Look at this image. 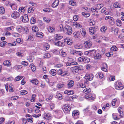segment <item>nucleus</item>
<instances>
[{"label": "nucleus", "mask_w": 124, "mask_h": 124, "mask_svg": "<svg viewBox=\"0 0 124 124\" xmlns=\"http://www.w3.org/2000/svg\"><path fill=\"white\" fill-rule=\"evenodd\" d=\"M80 31L83 36H85L86 34V32L84 29H81L80 30Z\"/></svg>", "instance_id": "obj_53"}, {"label": "nucleus", "mask_w": 124, "mask_h": 124, "mask_svg": "<svg viewBox=\"0 0 124 124\" xmlns=\"http://www.w3.org/2000/svg\"><path fill=\"white\" fill-rule=\"evenodd\" d=\"M44 117L45 119L48 120L51 119V115L49 113L45 114L44 115Z\"/></svg>", "instance_id": "obj_22"}, {"label": "nucleus", "mask_w": 124, "mask_h": 124, "mask_svg": "<svg viewBox=\"0 0 124 124\" xmlns=\"http://www.w3.org/2000/svg\"><path fill=\"white\" fill-rule=\"evenodd\" d=\"M91 89L90 88H86L83 91V93H84L86 94L89 93L91 91Z\"/></svg>", "instance_id": "obj_16"}, {"label": "nucleus", "mask_w": 124, "mask_h": 124, "mask_svg": "<svg viewBox=\"0 0 124 124\" xmlns=\"http://www.w3.org/2000/svg\"><path fill=\"white\" fill-rule=\"evenodd\" d=\"M107 27L103 26L100 29L101 31L102 32H104L107 29Z\"/></svg>", "instance_id": "obj_40"}, {"label": "nucleus", "mask_w": 124, "mask_h": 124, "mask_svg": "<svg viewBox=\"0 0 124 124\" xmlns=\"http://www.w3.org/2000/svg\"><path fill=\"white\" fill-rule=\"evenodd\" d=\"M16 41L18 43L21 44L23 43V41L21 40L20 38H17L16 40Z\"/></svg>", "instance_id": "obj_62"}, {"label": "nucleus", "mask_w": 124, "mask_h": 124, "mask_svg": "<svg viewBox=\"0 0 124 124\" xmlns=\"http://www.w3.org/2000/svg\"><path fill=\"white\" fill-rule=\"evenodd\" d=\"M90 61V59L87 57H85L84 62L85 63H87Z\"/></svg>", "instance_id": "obj_50"}, {"label": "nucleus", "mask_w": 124, "mask_h": 124, "mask_svg": "<svg viewBox=\"0 0 124 124\" xmlns=\"http://www.w3.org/2000/svg\"><path fill=\"white\" fill-rule=\"evenodd\" d=\"M104 67H102L101 68V70L103 71L107 72V70L106 68V67H107V65L106 63H104L103 64Z\"/></svg>", "instance_id": "obj_25"}, {"label": "nucleus", "mask_w": 124, "mask_h": 124, "mask_svg": "<svg viewBox=\"0 0 124 124\" xmlns=\"http://www.w3.org/2000/svg\"><path fill=\"white\" fill-rule=\"evenodd\" d=\"M63 43H62L60 41H58L56 43H55V45L57 46H60L62 44H63Z\"/></svg>", "instance_id": "obj_54"}, {"label": "nucleus", "mask_w": 124, "mask_h": 124, "mask_svg": "<svg viewBox=\"0 0 124 124\" xmlns=\"http://www.w3.org/2000/svg\"><path fill=\"white\" fill-rule=\"evenodd\" d=\"M62 38V36H61L60 34H57L56 35L54 40H59Z\"/></svg>", "instance_id": "obj_18"}, {"label": "nucleus", "mask_w": 124, "mask_h": 124, "mask_svg": "<svg viewBox=\"0 0 124 124\" xmlns=\"http://www.w3.org/2000/svg\"><path fill=\"white\" fill-rule=\"evenodd\" d=\"M56 71L54 69L51 70L49 72V73L52 75L54 76L56 74Z\"/></svg>", "instance_id": "obj_26"}, {"label": "nucleus", "mask_w": 124, "mask_h": 124, "mask_svg": "<svg viewBox=\"0 0 124 124\" xmlns=\"http://www.w3.org/2000/svg\"><path fill=\"white\" fill-rule=\"evenodd\" d=\"M32 31L33 32H36L38 31V28L37 26H34L32 28Z\"/></svg>", "instance_id": "obj_23"}, {"label": "nucleus", "mask_w": 124, "mask_h": 124, "mask_svg": "<svg viewBox=\"0 0 124 124\" xmlns=\"http://www.w3.org/2000/svg\"><path fill=\"white\" fill-rule=\"evenodd\" d=\"M103 6V5L102 4H98L96 6L95 8L96 10H99L101 9Z\"/></svg>", "instance_id": "obj_24"}, {"label": "nucleus", "mask_w": 124, "mask_h": 124, "mask_svg": "<svg viewBox=\"0 0 124 124\" xmlns=\"http://www.w3.org/2000/svg\"><path fill=\"white\" fill-rule=\"evenodd\" d=\"M44 57L45 58H49L51 57L50 54L48 53H46L44 54Z\"/></svg>", "instance_id": "obj_59"}, {"label": "nucleus", "mask_w": 124, "mask_h": 124, "mask_svg": "<svg viewBox=\"0 0 124 124\" xmlns=\"http://www.w3.org/2000/svg\"><path fill=\"white\" fill-rule=\"evenodd\" d=\"M21 94L22 95H24L27 94L28 92L26 90H21L20 91Z\"/></svg>", "instance_id": "obj_44"}, {"label": "nucleus", "mask_w": 124, "mask_h": 124, "mask_svg": "<svg viewBox=\"0 0 124 124\" xmlns=\"http://www.w3.org/2000/svg\"><path fill=\"white\" fill-rule=\"evenodd\" d=\"M96 51L95 50H90L89 52L92 55H94L95 54Z\"/></svg>", "instance_id": "obj_56"}, {"label": "nucleus", "mask_w": 124, "mask_h": 124, "mask_svg": "<svg viewBox=\"0 0 124 124\" xmlns=\"http://www.w3.org/2000/svg\"><path fill=\"white\" fill-rule=\"evenodd\" d=\"M23 78V76H18L15 78V80L16 81H18L21 79Z\"/></svg>", "instance_id": "obj_39"}, {"label": "nucleus", "mask_w": 124, "mask_h": 124, "mask_svg": "<svg viewBox=\"0 0 124 124\" xmlns=\"http://www.w3.org/2000/svg\"><path fill=\"white\" fill-rule=\"evenodd\" d=\"M111 49L112 50L116 51L117 50V48L115 46H114L111 47Z\"/></svg>", "instance_id": "obj_61"}, {"label": "nucleus", "mask_w": 124, "mask_h": 124, "mask_svg": "<svg viewBox=\"0 0 124 124\" xmlns=\"http://www.w3.org/2000/svg\"><path fill=\"white\" fill-rule=\"evenodd\" d=\"M43 20L46 23H49L51 21L50 19L46 17H44L43 18Z\"/></svg>", "instance_id": "obj_48"}, {"label": "nucleus", "mask_w": 124, "mask_h": 124, "mask_svg": "<svg viewBox=\"0 0 124 124\" xmlns=\"http://www.w3.org/2000/svg\"><path fill=\"white\" fill-rule=\"evenodd\" d=\"M88 84V82L86 80H85L84 81V83H81L79 84L80 86V87L82 88H84L86 87Z\"/></svg>", "instance_id": "obj_10"}, {"label": "nucleus", "mask_w": 124, "mask_h": 124, "mask_svg": "<svg viewBox=\"0 0 124 124\" xmlns=\"http://www.w3.org/2000/svg\"><path fill=\"white\" fill-rule=\"evenodd\" d=\"M36 21V18L34 17H32L30 20V22L31 23L34 24L35 23Z\"/></svg>", "instance_id": "obj_41"}, {"label": "nucleus", "mask_w": 124, "mask_h": 124, "mask_svg": "<svg viewBox=\"0 0 124 124\" xmlns=\"http://www.w3.org/2000/svg\"><path fill=\"white\" fill-rule=\"evenodd\" d=\"M56 97L58 99H61L62 98V95L60 93L57 94L56 96Z\"/></svg>", "instance_id": "obj_55"}, {"label": "nucleus", "mask_w": 124, "mask_h": 124, "mask_svg": "<svg viewBox=\"0 0 124 124\" xmlns=\"http://www.w3.org/2000/svg\"><path fill=\"white\" fill-rule=\"evenodd\" d=\"M21 19L24 23H26L29 21L28 16L27 14L23 15L21 17Z\"/></svg>", "instance_id": "obj_7"}, {"label": "nucleus", "mask_w": 124, "mask_h": 124, "mask_svg": "<svg viewBox=\"0 0 124 124\" xmlns=\"http://www.w3.org/2000/svg\"><path fill=\"white\" fill-rule=\"evenodd\" d=\"M7 42L5 41L1 42L0 43V46L2 47H3L6 44Z\"/></svg>", "instance_id": "obj_63"}, {"label": "nucleus", "mask_w": 124, "mask_h": 124, "mask_svg": "<svg viewBox=\"0 0 124 124\" xmlns=\"http://www.w3.org/2000/svg\"><path fill=\"white\" fill-rule=\"evenodd\" d=\"M90 94H86L85 96V97L86 99H88L89 100H93V99L94 98L92 96H91Z\"/></svg>", "instance_id": "obj_29"}, {"label": "nucleus", "mask_w": 124, "mask_h": 124, "mask_svg": "<svg viewBox=\"0 0 124 124\" xmlns=\"http://www.w3.org/2000/svg\"><path fill=\"white\" fill-rule=\"evenodd\" d=\"M82 66L81 65L78 66H75L71 68L70 69L71 71L73 73H75L77 72L79 70H81L82 68Z\"/></svg>", "instance_id": "obj_3"}, {"label": "nucleus", "mask_w": 124, "mask_h": 124, "mask_svg": "<svg viewBox=\"0 0 124 124\" xmlns=\"http://www.w3.org/2000/svg\"><path fill=\"white\" fill-rule=\"evenodd\" d=\"M95 27H92L90 28L89 30L90 33L91 34H93L95 31Z\"/></svg>", "instance_id": "obj_21"}, {"label": "nucleus", "mask_w": 124, "mask_h": 124, "mask_svg": "<svg viewBox=\"0 0 124 124\" xmlns=\"http://www.w3.org/2000/svg\"><path fill=\"white\" fill-rule=\"evenodd\" d=\"M85 59V57L82 56L78 58V61L79 62H83Z\"/></svg>", "instance_id": "obj_28"}, {"label": "nucleus", "mask_w": 124, "mask_h": 124, "mask_svg": "<svg viewBox=\"0 0 124 124\" xmlns=\"http://www.w3.org/2000/svg\"><path fill=\"white\" fill-rule=\"evenodd\" d=\"M115 86L116 89L119 90L122 89L124 87L122 83L118 81L115 83Z\"/></svg>", "instance_id": "obj_4"}, {"label": "nucleus", "mask_w": 124, "mask_h": 124, "mask_svg": "<svg viewBox=\"0 0 124 124\" xmlns=\"http://www.w3.org/2000/svg\"><path fill=\"white\" fill-rule=\"evenodd\" d=\"M62 109L66 114H68L71 108L69 104H66L63 106Z\"/></svg>", "instance_id": "obj_1"}, {"label": "nucleus", "mask_w": 124, "mask_h": 124, "mask_svg": "<svg viewBox=\"0 0 124 124\" xmlns=\"http://www.w3.org/2000/svg\"><path fill=\"white\" fill-rule=\"evenodd\" d=\"M79 114V111L78 110H75L72 112V116H76Z\"/></svg>", "instance_id": "obj_19"}, {"label": "nucleus", "mask_w": 124, "mask_h": 124, "mask_svg": "<svg viewBox=\"0 0 124 124\" xmlns=\"http://www.w3.org/2000/svg\"><path fill=\"white\" fill-rule=\"evenodd\" d=\"M5 9L3 7H0V14H2L5 13Z\"/></svg>", "instance_id": "obj_32"}, {"label": "nucleus", "mask_w": 124, "mask_h": 124, "mask_svg": "<svg viewBox=\"0 0 124 124\" xmlns=\"http://www.w3.org/2000/svg\"><path fill=\"white\" fill-rule=\"evenodd\" d=\"M93 78V76L92 73H87L86 74L85 76V78L86 80L91 81Z\"/></svg>", "instance_id": "obj_5"}, {"label": "nucleus", "mask_w": 124, "mask_h": 124, "mask_svg": "<svg viewBox=\"0 0 124 124\" xmlns=\"http://www.w3.org/2000/svg\"><path fill=\"white\" fill-rule=\"evenodd\" d=\"M111 32H112L113 31H114V34L115 35H117L118 32V30L117 29H114L113 27H111Z\"/></svg>", "instance_id": "obj_27"}, {"label": "nucleus", "mask_w": 124, "mask_h": 124, "mask_svg": "<svg viewBox=\"0 0 124 124\" xmlns=\"http://www.w3.org/2000/svg\"><path fill=\"white\" fill-rule=\"evenodd\" d=\"M98 75L99 78H103L104 76L103 74L101 72H99L98 73Z\"/></svg>", "instance_id": "obj_60"}, {"label": "nucleus", "mask_w": 124, "mask_h": 124, "mask_svg": "<svg viewBox=\"0 0 124 124\" xmlns=\"http://www.w3.org/2000/svg\"><path fill=\"white\" fill-rule=\"evenodd\" d=\"M13 80V78L12 77H10L6 78H3V80L4 81H10Z\"/></svg>", "instance_id": "obj_36"}, {"label": "nucleus", "mask_w": 124, "mask_h": 124, "mask_svg": "<svg viewBox=\"0 0 124 124\" xmlns=\"http://www.w3.org/2000/svg\"><path fill=\"white\" fill-rule=\"evenodd\" d=\"M64 42L65 43H67L68 45H71L73 43L72 41L69 38H66L65 39Z\"/></svg>", "instance_id": "obj_9"}, {"label": "nucleus", "mask_w": 124, "mask_h": 124, "mask_svg": "<svg viewBox=\"0 0 124 124\" xmlns=\"http://www.w3.org/2000/svg\"><path fill=\"white\" fill-rule=\"evenodd\" d=\"M118 110L119 113L120 114V116H122L123 114V112L122 111V108L120 107H119L118 109Z\"/></svg>", "instance_id": "obj_35"}, {"label": "nucleus", "mask_w": 124, "mask_h": 124, "mask_svg": "<svg viewBox=\"0 0 124 124\" xmlns=\"http://www.w3.org/2000/svg\"><path fill=\"white\" fill-rule=\"evenodd\" d=\"M84 47L87 48L91 47L92 45L91 42L90 40H88L85 42L84 43Z\"/></svg>", "instance_id": "obj_8"}, {"label": "nucleus", "mask_w": 124, "mask_h": 124, "mask_svg": "<svg viewBox=\"0 0 124 124\" xmlns=\"http://www.w3.org/2000/svg\"><path fill=\"white\" fill-rule=\"evenodd\" d=\"M114 6L116 8H120V6L117 2L115 3L114 4Z\"/></svg>", "instance_id": "obj_45"}, {"label": "nucleus", "mask_w": 124, "mask_h": 124, "mask_svg": "<svg viewBox=\"0 0 124 124\" xmlns=\"http://www.w3.org/2000/svg\"><path fill=\"white\" fill-rule=\"evenodd\" d=\"M20 16V14L19 12L16 11H14L11 15V17L14 19H16Z\"/></svg>", "instance_id": "obj_6"}, {"label": "nucleus", "mask_w": 124, "mask_h": 124, "mask_svg": "<svg viewBox=\"0 0 124 124\" xmlns=\"http://www.w3.org/2000/svg\"><path fill=\"white\" fill-rule=\"evenodd\" d=\"M79 34V32L76 31L73 34V36L76 38H78Z\"/></svg>", "instance_id": "obj_33"}, {"label": "nucleus", "mask_w": 124, "mask_h": 124, "mask_svg": "<svg viewBox=\"0 0 124 124\" xmlns=\"http://www.w3.org/2000/svg\"><path fill=\"white\" fill-rule=\"evenodd\" d=\"M74 85V82L71 80L69 81L67 84V87L69 88L73 86Z\"/></svg>", "instance_id": "obj_11"}, {"label": "nucleus", "mask_w": 124, "mask_h": 124, "mask_svg": "<svg viewBox=\"0 0 124 124\" xmlns=\"http://www.w3.org/2000/svg\"><path fill=\"white\" fill-rule=\"evenodd\" d=\"M34 10V9L33 8L30 7L28 8V12L29 13H32Z\"/></svg>", "instance_id": "obj_37"}, {"label": "nucleus", "mask_w": 124, "mask_h": 124, "mask_svg": "<svg viewBox=\"0 0 124 124\" xmlns=\"http://www.w3.org/2000/svg\"><path fill=\"white\" fill-rule=\"evenodd\" d=\"M64 31L67 35H70L72 32L71 27L70 26H66L64 29Z\"/></svg>", "instance_id": "obj_2"}, {"label": "nucleus", "mask_w": 124, "mask_h": 124, "mask_svg": "<svg viewBox=\"0 0 124 124\" xmlns=\"http://www.w3.org/2000/svg\"><path fill=\"white\" fill-rule=\"evenodd\" d=\"M51 109L53 110L55 108V104L54 103H50L49 104Z\"/></svg>", "instance_id": "obj_52"}, {"label": "nucleus", "mask_w": 124, "mask_h": 124, "mask_svg": "<svg viewBox=\"0 0 124 124\" xmlns=\"http://www.w3.org/2000/svg\"><path fill=\"white\" fill-rule=\"evenodd\" d=\"M105 19L106 20L109 19H110L111 21H114V19L112 17L109 16H106L105 18Z\"/></svg>", "instance_id": "obj_49"}, {"label": "nucleus", "mask_w": 124, "mask_h": 124, "mask_svg": "<svg viewBox=\"0 0 124 124\" xmlns=\"http://www.w3.org/2000/svg\"><path fill=\"white\" fill-rule=\"evenodd\" d=\"M61 55L63 57H65L66 55V53L64 52L63 51H62L61 52Z\"/></svg>", "instance_id": "obj_64"}, {"label": "nucleus", "mask_w": 124, "mask_h": 124, "mask_svg": "<svg viewBox=\"0 0 124 124\" xmlns=\"http://www.w3.org/2000/svg\"><path fill=\"white\" fill-rule=\"evenodd\" d=\"M30 67H31L32 70L34 72L35 71L36 68L35 66L33 65V64H31L30 66Z\"/></svg>", "instance_id": "obj_51"}, {"label": "nucleus", "mask_w": 124, "mask_h": 124, "mask_svg": "<svg viewBox=\"0 0 124 124\" xmlns=\"http://www.w3.org/2000/svg\"><path fill=\"white\" fill-rule=\"evenodd\" d=\"M95 58L97 59H99L101 57V56L100 54H97L95 56Z\"/></svg>", "instance_id": "obj_46"}, {"label": "nucleus", "mask_w": 124, "mask_h": 124, "mask_svg": "<svg viewBox=\"0 0 124 124\" xmlns=\"http://www.w3.org/2000/svg\"><path fill=\"white\" fill-rule=\"evenodd\" d=\"M43 33L41 32H38L36 34V36L38 37H42L43 36Z\"/></svg>", "instance_id": "obj_42"}, {"label": "nucleus", "mask_w": 124, "mask_h": 124, "mask_svg": "<svg viewBox=\"0 0 124 124\" xmlns=\"http://www.w3.org/2000/svg\"><path fill=\"white\" fill-rule=\"evenodd\" d=\"M59 3L58 0H55L52 4V6L53 8H55L58 6Z\"/></svg>", "instance_id": "obj_13"}, {"label": "nucleus", "mask_w": 124, "mask_h": 124, "mask_svg": "<svg viewBox=\"0 0 124 124\" xmlns=\"http://www.w3.org/2000/svg\"><path fill=\"white\" fill-rule=\"evenodd\" d=\"M48 31L50 32H53L54 31V27H48L47 28Z\"/></svg>", "instance_id": "obj_30"}, {"label": "nucleus", "mask_w": 124, "mask_h": 124, "mask_svg": "<svg viewBox=\"0 0 124 124\" xmlns=\"http://www.w3.org/2000/svg\"><path fill=\"white\" fill-rule=\"evenodd\" d=\"M36 95L35 94H32L31 97V102H34L35 99V97Z\"/></svg>", "instance_id": "obj_43"}, {"label": "nucleus", "mask_w": 124, "mask_h": 124, "mask_svg": "<svg viewBox=\"0 0 124 124\" xmlns=\"http://www.w3.org/2000/svg\"><path fill=\"white\" fill-rule=\"evenodd\" d=\"M13 86L12 84H11L9 85V90L10 92H12L13 91Z\"/></svg>", "instance_id": "obj_47"}, {"label": "nucleus", "mask_w": 124, "mask_h": 124, "mask_svg": "<svg viewBox=\"0 0 124 124\" xmlns=\"http://www.w3.org/2000/svg\"><path fill=\"white\" fill-rule=\"evenodd\" d=\"M74 47L75 49H78L82 48L83 46L82 44H76L74 46Z\"/></svg>", "instance_id": "obj_17"}, {"label": "nucleus", "mask_w": 124, "mask_h": 124, "mask_svg": "<svg viewBox=\"0 0 124 124\" xmlns=\"http://www.w3.org/2000/svg\"><path fill=\"white\" fill-rule=\"evenodd\" d=\"M57 73L59 75H62L63 73L62 70V69H59L57 71Z\"/></svg>", "instance_id": "obj_57"}, {"label": "nucleus", "mask_w": 124, "mask_h": 124, "mask_svg": "<svg viewBox=\"0 0 124 124\" xmlns=\"http://www.w3.org/2000/svg\"><path fill=\"white\" fill-rule=\"evenodd\" d=\"M73 24L74 26H75L76 28H81L82 27V25H80V24L76 22H73Z\"/></svg>", "instance_id": "obj_12"}, {"label": "nucleus", "mask_w": 124, "mask_h": 124, "mask_svg": "<svg viewBox=\"0 0 124 124\" xmlns=\"http://www.w3.org/2000/svg\"><path fill=\"white\" fill-rule=\"evenodd\" d=\"M23 31L25 33H27L29 32V30L27 27L25 26L23 28Z\"/></svg>", "instance_id": "obj_34"}, {"label": "nucleus", "mask_w": 124, "mask_h": 124, "mask_svg": "<svg viewBox=\"0 0 124 124\" xmlns=\"http://www.w3.org/2000/svg\"><path fill=\"white\" fill-rule=\"evenodd\" d=\"M64 86V84L63 83L62 84H58L57 85V87L58 88H62Z\"/></svg>", "instance_id": "obj_58"}, {"label": "nucleus", "mask_w": 124, "mask_h": 124, "mask_svg": "<svg viewBox=\"0 0 124 124\" xmlns=\"http://www.w3.org/2000/svg\"><path fill=\"white\" fill-rule=\"evenodd\" d=\"M23 27L20 26H17L16 28V30L19 33H21L23 31Z\"/></svg>", "instance_id": "obj_14"}, {"label": "nucleus", "mask_w": 124, "mask_h": 124, "mask_svg": "<svg viewBox=\"0 0 124 124\" xmlns=\"http://www.w3.org/2000/svg\"><path fill=\"white\" fill-rule=\"evenodd\" d=\"M69 3L70 5L73 6H75L76 5V2L72 0H70Z\"/></svg>", "instance_id": "obj_38"}, {"label": "nucleus", "mask_w": 124, "mask_h": 124, "mask_svg": "<svg viewBox=\"0 0 124 124\" xmlns=\"http://www.w3.org/2000/svg\"><path fill=\"white\" fill-rule=\"evenodd\" d=\"M3 64L5 66L9 67L11 65V64L9 61L6 60L4 62Z\"/></svg>", "instance_id": "obj_15"}, {"label": "nucleus", "mask_w": 124, "mask_h": 124, "mask_svg": "<svg viewBox=\"0 0 124 124\" xmlns=\"http://www.w3.org/2000/svg\"><path fill=\"white\" fill-rule=\"evenodd\" d=\"M30 82L35 85H37L39 83V81L38 80L36 79H33L31 80Z\"/></svg>", "instance_id": "obj_20"}, {"label": "nucleus", "mask_w": 124, "mask_h": 124, "mask_svg": "<svg viewBox=\"0 0 124 124\" xmlns=\"http://www.w3.org/2000/svg\"><path fill=\"white\" fill-rule=\"evenodd\" d=\"M25 8L24 7H20L19 10V11L21 13H23L25 10Z\"/></svg>", "instance_id": "obj_31"}]
</instances>
